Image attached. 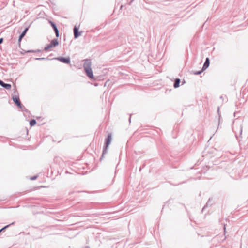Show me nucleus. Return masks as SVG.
<instances>
[{
  "label": "nucleus",
  "instance_id": "f257e3e1",
  "mask_svg": "<svg viewBox=\"0 0 248 248\" xmlns=\"http://www.w3.org/2000/svg\"><path fill=\"white\" fill-rule=\"evenodd\" d=\"M83 68L86 75L91 79L94 78V76L91 68L92 62L90 59H85L83 60Z\"/></svg>",
  "mask_w": 248,
  "mask_h": 248
},
{
  "label": "nucleus",
  "instance_id": "f03ea898",
  "mask_svg": "<svg viewBox=\"0 0 248 248\" xmlns=\"http://www.w3.org/2000/svg\"><path fill=\"white\" fill-rule=\"evenodd\" d=\"M112 140V135L110 133L108 134L107 138L106 139V146L103 150L102 156L107 152V149L111 143Z\"/></svg>",
  "mask_w": 248,
  "mask_h": 248
},
{
  "label": "nucleus",
  "instance_id": "7ed1b4c3",
  "mask_svg": "<svg viewBox=\"0 0 248 248\" xmlns=\"http://www.w3.org/2000/svg\"><path fill=\"white\" fill-rule=\"evenodd\" d=\"M59 44V42L57 40V39H54L53 40L51 43L47 45L45 47V50H48L49 49L54 47L57 46Z\"/></svg>",
  "mask_w": 248,
  "mask_h": 248
},
{
  "label": "nucleus",
  "instance_id": "20e7f679",
  "mask_svg": "<svg viewBox=\"0 0 248 248\" xmlns=\"http://www.w3.org/2000/svg\"><path fill=\"white\" fill-rule=\"evenodd\" d=\"M74 35L75 38H78L80 35V33L78 32V29L76 26H75L74 28Z\"/></svg>",
  "mask_w": 248,
  "mask_h": 248
},
{
  "label": "nucleus",
  "instance_id": "39448f33",
  "mask_svg": "<svg viewBox=\"0 0 248 248\" xmlns=\"http://www.w3.org/2000/svg\"><path fill=\"white\" fill-rule=\"evenodd\" d=\"M210 64V60L208 58H207L206 59L205 62L203 64V67H202V70H205L206 68H207Z\"/></svg>",
  "mask_w": 248,
  "mask_h": 248
},
{
  "label": "nucleus",
  "instance_id": "423d86ee",
  "mask_svg": "<svg viewBox=\"0 0 248 248\" xmlns=\"http://www.w3.org/2000/svg\"><path fill=\"white\" fill-rule=\"evenodd\" d=\"M50 23L52 27H53L55 32L56 36L58 37L59 36V31H58V29H57L56 25L54 23L51 22V21H50Z\"/></svg>",
  "mask_w": 248,
  "mask_h": 248
},
{
  "label": "nucleus",
  "instance_id": "0eeeda50",
  "mask_svg": "<svg viewBox=\"0 0 248 248\" xmlns=\"http://www.w3.org/2000/svg\"><path fill=\"white\" fill-rule=\"evenodd\" d=\"M0 85L7 90L10 89L11 87V86L10 84L4 83L1 80H0Z\"/></svg>",
  "mask_w": 248,
  "mask_h": 248
},
{
  "label": "nucleus",
  "instance_id": "6e6552de",
  "mask_svg": "<svg viewBox=\"0 0 248 248\" xmlns=\"http://www.w3.org/2000/svg\"><path fill=\"white\" fill-rule=\"evenodd\" d=\"M13 100L14 102L20 108H21V104L19 101V98L16 96L13 97Z\"/></svg>",
  "mask_w": 248,
  "mask_h": 248
},
{
  "label": "nucleus",
  "instance_id": "1a4fd4ad",
  "mask_svg": "<svg viewBox=\"0 0 248 248\" xmlns=\"http://www.w3.org/2000/svg\"><path fill=\"white\" fill-rule=\"evenodd\" d=\"M28 30V28H27L25 29V30L23 31V32L21 34V35L19 36V38L18 39V42H20L22 39V38L25 36L26 32Z\"/></svg>",
  "mask_w": 248,
  "mask_h": 248
},
{
  "label": "nucleus",
  "instance_id": "9d476101",
  "mask_svg": "<svg viewBox=\"0 0 248 248\" xmlns=\"http://www.w3.org/2000/svg\"><path fill=\"white\" fill-rule=\"evenodd\" d=\"M180 83V79L176 78L175 80V82H174V85H173L174 87L175 88H178L179 86Z\"/></svg>",
  "mask_w": 248,
  "mask_h": 248
},
{
  "label": "nucleus",
  "instance_id": "9b49d317",
  "mask_svg": "<svg viewBox=\"0 0 248 248\" xmlns=\"http://www.w3.org/2000/svg\"><path fill=\"white\" fill-rule=\"evenodd\" d=\"M70 59L69 57L68 58H63V63H70Z\"/></svg>",
  "mask_w": 248,
  "mask_h": 248
},
{
  "label": "nucleus",
  "instance_id": "f8f14e48",
  "mask_svg": "<svg viewBox=\"0 0 248 248\" xmlns=\"http://www.w3.org/2000/svg\"><path fill=\"white\" fill-rule=\"evenodd\" d=\"M36 122L35 120H32L30 121V124L31 126H34L36 124Z\"/></svg>",
  "mask_w": 248,
  "mask_h": 248
},
{
  "label": "nucleus",
  "instance_id": "ddd939ff",
  "mask_svg": "<svg viewBox=\"0 0 248 248\" xmlns=\"http://www.w3.org/2000/svg\"><path fill=\"white\" fill-rule=\"evenodd\" d=\"M239 128H240V135H241L242 133V125L241 124H239Z\"/></svg>",
  "mask_w": 248,
  "mask_h": 248
},
{
  "label": "nucleus",
  "instance_id": "4468645a",
  "mask_svg": "<svg viewBox=\"0 0 248 248\" xmlns=\"http://www.w3.org/2000/svg\"><path fill=\"white\" fill-rule=\"evenodd\" d=\"M9 225H7V226H5L4 227L2 228L1 229H0V232L1 231H2V230H4L5 228H6L8 227L9 226Z\"/></svg>",
  "mask_w": 248,
  "mask_h": 248
},
{
  "label": "nucleus",
  "instance_id": "2eb2a0df",
  "mask_svg": "<svg viewBox=\"0 0 248 248\" xmlns=\"http://www.w3.org/2000/svg\"><path fill=\"white\" fill-rule=\"evenodd\" d=\"M217 112H218V115H219V122H220V115L219 114V107H218V108H217Z\"/></svg>",
  "mask_w": 248,
  "mask_h": 248
},
{
  "label": "nucleus",
  "instance_id": "dca6fc26",
  "mask_svg": "<svg viewBox=\"0 0 248 248\" xmlns=\"http://www.w3.org/2000/svg\"><path fill=\"white\" fill-rule=\"evenodd\" d=\"M37 176H34V177H31V178H30V179H31V180H34L36 179L37 178Z\"/></svg>",
  "mask_w": 248,
  "mask_h": 248
},
{
  "label": "nucleus",
  "instance_id": "f3484780",
  "mask_svg": "<svg viewBox=\"0 0 248 248\" xmlns=\"http://www.w3.org/2000/svg\"><path fill=\"white\" fill-rule=\"evenodd\" d=\"M202 71H203V70H201V71H198V72H197L196 73V74H197V75H199V74H200L201 73H202Z\"/></svg>",
  "mask_w": 248,
  "mask_h": 248
},
{
  "label": "nucleus",
  "instance_id": "a211bd4d",
  "mask_svg": "<svg viewBox=\"0 0 248 248\" xmlns=\"http://www.w3.org/2000/svg\"><path fill=\"white\" fill-rule=\"evenodd\" d=\"M57 59H58L61 62H62V57H59V58H57Z\"/></svg>",
  "mask_w": 248,
  "mask_h": 248
},
{
  "label": "nucleus",
  "instance_id": "6ab92c4d",
  "mask_svg": "<svg viewBox=\"0 0 248 248\" xmlns=\"http://www.w3.org/2000/svg\"><path fill=\"white\" fill-rule=\"evenodd\" d=\"M2 41H3V39L2 38H0V44L2 43Z\"/></svg>",
  "mask_w": 248,
  "mask_h": 248
},
{
  "label": "nucleus",
  "instance_id": "aec40b11",
  "mask_svg": "<svg viewBox=\"0 0 248 248\" xmlns=\"http://www.w3.org/2000/svg\"><path fill=\"white\" fill-rule=\"evenodd\" d=\"M53 141H57V140L56 139V138H54Z\"/></svg>",
  "mask_w": 248,
  "mask_h": 248
},
{
  "label": "nucleus",
  "instance_id": "412c9836",
  "mask_svg": "<svg viewBox=\"0 0 248 248\" xmlns=\"http://www.w3.org/2000/svg\"><path fill=\"white\" fill-rule=\"evenodd\" d=\"M85 248H90L89 246H86Z\"/></svg>",
  "mask_w": 248,
  "mask_h": 248
},
{
  "label": "nucleus",
  "instance_id": "4be33fe9",
  "mask_svg": "<svg viewBox=\"0 0 248 248\" xmlns=\"http://www.w3.org/2000/svg\"><path fill=\"white\" fill-rule=\"evenodd\" d=\"M129 122H130V121H131V117L129 118Z\"/></svg>",
  "mask_w": 248,
  "mask_h": 248
}]
</instances>
